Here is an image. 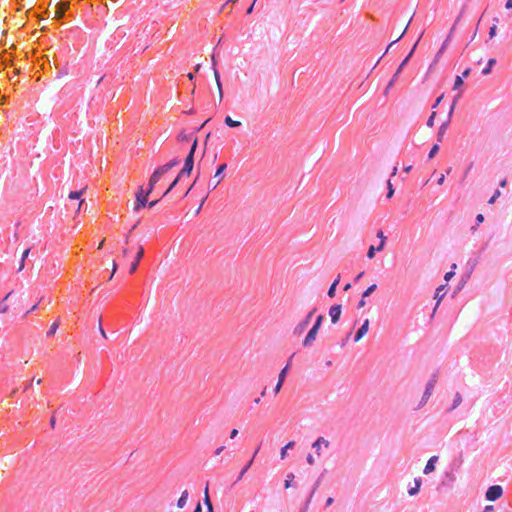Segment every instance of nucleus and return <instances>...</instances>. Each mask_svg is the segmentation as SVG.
Wrapping results in <instances>:
<instances>
[{"instance_id": "39448f33", "label": "nucleus", "mask_w": 512, "mask_h": 512, "mask_svg": "<svg viewBox=\"0 0 512 512\" xmlns=\"http://www.w3.org/2000/svg\"><path fill=\"white\" fill-rule=\"evenodd\" d=\"M503 494V489L500 485H493L486 491V499L488 501H495L499 499Z\"/></svg>"}, {"instance_id": "9d476101", "label": "nucleus", "mask_w": 512, "mask_h": 512, "mask_svg": "<svg viewBox=\"0 0 512 512\" xmlns=\"http://www.w3.org/2000/svg\"><path fill=\"white\" fill-rule=\"evenodd\" d=\"M288 367H289V364H287L282 370L281 372L279 373V376H278V382L274 388V393L275 394H278L279 391L281 390L282 388V385H283V382L285 380V377H286V374H287V371H288Z\"/></svg>"}, {"instance_id": "f03ea898", "label": "nucleus", "mask_w": 512, "mask_h": 512, "mask_svg": "<svg viewBox=\"0 0 512 512\" xmlns=\"http://www.w3.org/2000/svg\"><path fill=\"white\" fill-rule=\"evenodd\" d=\"M197 138L194 139L188 155L186 156L184 167L179 172L180 175H190L194 167V155L197 148Z\"/></svg>"}, {"instance_id": "69168bd1", "label": "nucleus", "mask_w": 512, "mask_h": 512, "mask_svg": "<svg viewBox=\"0 0 512 512\" xmlns=\"http://www.w3.org/2000/svg\"><path fill=\"white\" fill-rule=\"evenodd\" d=\"M201 510H202L201 504L198 503L194 512H201Z\"/></svg>"}, {"instance_id": "ddd939ff", "label": "nucleus", "mask_w": 512, "mask_h": 512, "mask_svg": "<svg viewBox=\"0 0 512 512\" xmlns=\"http://www.w3.org/2000/svg\"><path fill=\"white\" fill-rule=\"evenodd\" d=\"M437 460H438L437 456H432L427 461V464H426V466L424 468V473L425 474H430V473H432L435 470V463L437 462Z\"/></svg>"}, {"instance_id": "13d9d810", "label": "nucleus", "mask_w": 512, "mask_h": 512, "mask_svg": "<svg viewBox=\"0 0 512 512\" xmlns=\"http://www.w3.org/2000/svg\"><path fill=\"white\" fill-rule=\"evenodd\" d=\"M365 304H366V302H365L364 298L362 297V299H361V300L359 301V303H358V307H359V308H362V307H364V306H365Z\"/></svg>"}, {"instance_id": "49530a36", "label": "nucleus", "mask_w": 512, "mask_h": 512, "mask_svg": "<svg viewBox=\"0 0 512 512\" xmlns=\"http://www.w3.org/2000/svg\"><path fill=\"white\" fill-rule=\"evenodd\" d=\"M453 276H454V272H453V271H450V272H447V273L445 274V277H444V278H445V280H446V281H449Z\"/></svg>"}, {"instance_id": "c9c22d12", "label": "nucleus", "mask_w": 512, "mask_h": 512, "mask_svg": "<svg viewBox=\"0 0 512 512\" xmlns=\"http://www.w3.org/2000/svg\"><path fill=\"white\" fill-rule=\"evenodd\" d=\"M387 187H388L387 198L390 199L394 195V188H393L390 180H388V182H387Z\"/></svg>"}, {"instance_id": "774afa93", "label": "nucleus", "mask_w": 512, "mask_h": 512, "mask_svg": "<svg viewBox=\"0 0 512 512\" xmlns=\"http://www.w3.org/2000/svg\"><path fill=\"white\" fill-rule=\"evenodd\" d=\"M506 184H507V180H506V179H504V180H502V181L500 182V186H501V187H505V186H506Z\"/></svg>"}, {"instance_id": "8fccbe9b", "label": "nucleus", "mask_w": 512, "mask_h": 512, "mask_svg": "<svg viewBox=\"0 0 512 512\" xmlns=\"http://www.w3.org/2000/svg\"><path fill=\"white\" fill-rule=\"evenodd\" d=\"M237 435H238V430H237V429H233V430L230 432V438H231V439H234Z\"/></svg>"}, {"instance_id": "603ef678", "label": "nucleus", "mask_w": 512, "mask_h": 512, "mask_svg": "<svg viewBox=\"0 0 512 512\" xmlns=\"http://www.w3.org/2000/svg\"><path fill=\"white\" fill-rule=\"evenodd\" d=\"M444 180H445V175H444V174H442V175L439 177L438 181H437L438 185H442V184L444 183Z\"/></svg>"}, {"instance_id": "cd10ccee", "label": "nucleus", "mask_w": 512, "mask_h": 512, "mask_svg": "<svg viewBox=\"0 0 512 512\" xmlns=\"http://www.w3.org/2000/svg\"><path fill=\"white\" fill-rule=\"evenodd\" d=\"M59 321L56 320L52 325L50 326L49 331L47 332V336H52L56 333L57 329L59 328Z\"/></svg>"}, {"instance_id": "052dcab7", "label": "nucleus", "mask_w": 512, "mask_h": 512, "mask_svg": "<svg viewBox=\"0 0 512 512\" xmlns=\"http://www.w3.org/2000/svg\"><path fill=\"white\" fill-rule=\"evenodd\" d=\"M99 331H100V334H101L104 338H106V337H107V336H106V333H105V331H104V329H103V328H102V326H101V324L99 325Z\"/></svg>"}, {"instance_id": "c756f323", "label": "nucleus", "mask_w": 512, "mask_h": 512, "mask_svg": "<svg viewBox=\"0 0 512 512\" xmlns=\"http://www.w3.org/2000/svg\"><path fill=\"white\" fill-rule=\"evenodd\" d=\"M495 63H496V60H495V59H493V58H491V59L488 61V65H487V67L483 69L482 73H483L484 75L489 74V73L491 72V68H492V66H493Z\"/></svg>"}, {"instance_id": "1a4fd4ad", "label": "nucleus", "mask_w": 512, "mask_h": 512, "mask_svg": "<svg viewBox=\"0 0 512 512\" xmlns=\"http://www.w3.org/2000/svg\"><path fill=\"white\" fill-rule=\"evenodd\" d=\"M69 7V2H60L55 6L54 18L60 19Z\"/></svg>"}, {"instance_id": "aec40b11", "label": "nucleus", "mask_w": 512, "mask_h": 512, "mask_svg": "<svg viewBox=\"0 0 512 512\" xmlns=\"http://www.w3.org/2000/svg\"><path fill=\"white\" fill-rule=\"evenodd\" d=\"M377 237L380 238V244L377 246V251L380 252L384 249L386 243V237L384 236L383 231H378Z\"/></svg>"}, {"instance_id": "58836bf2", "label": "nucleus", "mask_w": 512, "mask_h": 512, "mask_svg": "<svg viewBox=\"0 0 512 512\" xmlns=\"http://www.w3.org/2000/svg\"><path fill=\"white\" fill-rule=\"evenodd\" d=\"M81 195H82V191H72L69 193L68 197L70 199L74 200V199H79L81 197Z\"/></svg>"}, {"instance_id": "a19ab883", "label": "nucleus", "mask_w": 512, "mask_h": 512, "mask_svg": "<svg viewBox=\"0 0 512 512\" xmlns=\"http://www.w3.org/2000/svg\"><path fill=\"white\" fill-rule=\"evenodd\" d=\"M435 116H436V112H432L431 116L429 117V119L427 121L428 127H430V128L433 127Z\"/></svg>"}, {"instance_id": "e2e57ef3", "label": "nucleus", "mask_w": 512, "mask_h": 512, "mask_svg": "<svg viewBox=\"0 0 512 512\" xmlns=\"http://www.w3.org/2000/svg\"><path fill=\"white\" fill-rule=\"evenodd\" d=\"M469 73H470V69H469V68H467V69L463 72V74H462V76H461V77H467V76L469 75Z\"/></svg>"}, {"instance_id": "4be33fe9", "label": "nucleus", "mask_w": 512, "mask_h": 512, "mask_svg": "<svg viewBox=\"0 0 512 512\" xmlns=\"http://www.w3.org/2000/svg\"><path fill=\"white\" fill-rule=\"evenodd\" d=\"M224 123L229 127H239L241 125L240 121H235L230 116L224 119Z\"/></svg>"}, {"instance_id": "393cba45", "label": "nucleus", "mask_w": 512, "mask_h": 512, "mask_svg": "<svg viewBox=\"0 0 512 512\" xmlns=\"http://www.w3.org/2000/svg\"><path fill=\"white\" fill-rule=\"evenodd\" d=\"M443 289H444V285H441L440 287H438L436 289L434 298L437 300V305L439 304V302L444 297V293H442Z\"/></svg>"}, {"instance_id": "a211bd4d", "label": "nucleus", "mask_w": 512, "mask_h": 512, "mask_svg": "<svg viewBox=\"0 0 512 512\" xmlns=\"http://www.w3.org/2000/svg\"><path fill=\"white\" fill-rule=\"evenodd\" d=\"M204 503L207 507L206 512H213V506H212V503L210 501V497L208 494V485L205 487V491H204Z\"/></svg>"}, {"instance_id": "5701e85b", "label": "nucleus", "mask_w": 512, "mask_h": 512, "mask_svg": "<svg viewBox=\"0 0 512 512\" xmlns=\"http://www.w3.org/2000/svg\"><path fill=\"white\" fill-rule=\"evenodd\" d=\"M12 294V292H9L4 300L0 303V314H4L8 311L9 309V306L7 304H5V301L9 298V296Z\"/></svg>"}, {"instance_id": "dca6fc26", "label": "nucleus", "mask_w": 512, "mask_h": 512, "mask_svg": "<svg viewBox=\"0 0 512 512\" xmlns=\"http://www.w3.org/2000/svg\"><path fill=\"white\" fill-rule=\"evenodd\" d=\"M188 491L187 490H184L180 496V498L178 499V502H177V507L179 509H182L186 503H187V500H188Z\"/></svg>"}, {"instance_id": "b1692460", "label": "nucleus", "mask_w": 512, "mask_h": 512, "mask_svg": "<svg viewBox=\"0 0 512 512\" xmlns=\"http://www.w3.org/2000/svg\"><path fill=\"white\" fill-rule=\"evenodd\" d=\"M315 310L316 309H313L311 312H309L305 320L299 325L300 331H302L308 325Z\"/></svg>"}, {"instance_id": "bb28decb", "label": "nucleus", "mask_w": 512, "mask_h": 512, "mask_svg": "<svg viewBox=\"0 0 512 512\" xmlns=\"http://www.w3.org/2000/svg\"><path fill=\"white\" fill-rule=\"evenodd\" d=\"M182 176L183 175H180V173L178 174V176L174 179V181L171 183L168 189L163 193V196L167 195L178 184Z\"/></svg>"}, {"instance_id": "338daca9", "label": "nucleus", "mask_w": 512, "mask_h": 512, "mask_svg": "<svg viewBox=\"0 0 512 512\" xmlns=\"http://www.w3.org/2000/svg\"><path fill=\"white\" fill-rule=\"evenodd\" d=\"M157 202H158V200L151 201V202L148 204V206H149V207H153V206H155V205L157 204Z\"/></svg>"}, {"instance_id": "c85d7f7f", "label": "nucleus", "mask_w": 512, "mask_h": 512, "mask_svg": "<svg viewBox=\"0 0 512 512\" xmlns=\"http://www.w3.org/2000/svg\"><path fill=\"white\" fill-rule=\"evenodd\" d=\"M411 20H412V19H410V20L408 21V23L406 24V26H405V28H404L403 32L400 34V36H399V37H397L393 42H391V43L389 44V46H388V48H387V49H389V48H390L394 43L398 42V41H399V40H400V39L405 35V33H406V31H407V29H408V27H409L410 23H411ZM387 51H388V50H386V52H387Z\"/></svg>"}, {"instance_id": "2f4dec72", "label": "nucleus", "mask_w": 512, "mask_h": 512, "mask_svg": "<svg viewBox=\"0 0 512 512\" xmlns=\"http://www.w3.org/2000/svg\"><path fill=\"white\" fill-rule=\"evenodd\" d=\"M293 480H294V474L293 473H289L286 476V480H285V483H284L285 489H288V488L291 487V483L293 482Z\"/></svg>"}, {"instance_id": "0eeeda50", "label": "nucleus", "mask_w": 512, "mask_h": 512, "mask_svg": "<svg viewBox=\"0 0 512 512\" xmlns=\"http://www.w3.org/2000/svg\"><path fill=\"white\" fill-rule=\"evenodd\" d=\"M143 255H144V248L142 245H139L137 248V252H136L134 261L132 262V264L130 266V271H129L130 274H133L137 270L139 262L142 259Z\"/></svg>"}, {"instance_id": "f257e3e1", "label": "nucleus", "mask_w": 512, "mask_h": 512, "mask_svg": "<svg viewBox=\"0 0 512 512\" xmlns=\"http://www.w3.org/2000/svg\"><path fill=\"white\" fill-rule=\"evenodd\" d=\"M180 163V161L175 158L171 161H169L168 163L162 165V166H159L151 175L150 179H149V186H151V188H154L156 183L160 180V178L166 174L170 169H172L173 167L177 166L178 164Z\"/></svg>"}, {"instance_id": "0e129e2a", "label": "nucleus", "mask_w": 512, "mask_h": 512, "mask_svg": "<svg viewBox=\"0 0 512 512\" xmlns=\"http://www.w3.org/2000/svg\"><path fill=\"white\" fill-rule=\"evenodd\" d=\"M442 98H443V96H440V97L437 98V100H436V102H435V104L433 106L434 108L441 102Z\"/></svg>"}, {"instance_id": "72a5a7b5", "label": "nucleus", "mask_w": 512, "mask_h": 512, "mask_svg": "<svg viewBox=\"0 0 512 512\" xmlns=\"http://www.w3.org/2000/svg\"><path fill=\"white\" fill-rule=\"evenodd\" d=\"M415 483H416V488H411L408 491L410 495H415L416 493H418L420 486H421V479H415Z\"/></svg>"}, {"instance_id": "79ce46f5", "label": "nucleus", "mask_w": 512, "mask_h": 512, "mask_svg": "<svg viewBox=\"0 0 512 512\" xmlns=\"http://www.w3.org/2000/svg\"><path fill=\"white\" fill-rule=\"evenodd\" d=\"M463 84V80L461 76H457L454 82V89L459 88Z\"/></svg>"}, {"instance_id": "6e6552de", "label": "nucleus", "mask_w": 512, "mask_h": 512, "mask_svg": "<svg viewBox=\"0 0 512 512\" xmlns=\"http://www.w3.org/2000/svg\"><path fill=\"white\" fill-rule=\"evenodd\" d=\"M342 313V307L339 304L333 305L329 309V316L333 324L337 323Z\"/></svg>"}, {"instance_id": "9b49d317", "label": "nucleus", "mask_w": 512, "mask_h": 512, "mask_svg": "<svg viewBox=\"0 0 512 512\" xmlns=\"http://www.w3.org/2000/svg\"><path fill=\"white\" fill-rule=\"evenodd\" d=\"M368 329H369V320L366 319L364 321V323L362 324V326L357 331V333L355 335V338H354V341L355 342L360 341L364 337V335L367 333Z\"/></svg>"}, {"instance_id": "a18cd8bd", "label": "nucleus", "mask_w": 512, "mask_h": 512, "mask_svg": "<svg viewBox=\"0 0 512 512\" xmlns=\"http://www.w3.org/2000/svg\"><path fill=\"white\" fill-rule=\"evenodd\" d=\"M496 30H497V26H496V25H493V26L490 28V31H489V36H490V38H493V37L496 35Z\"/></svg>"}, {"instance_id": "f3484780", "label": "nucleus", "mask_w": 512, "mask_h": 512, "mask_svg": "<svg viewBox=\"0 0 512 512\" xmlns=\"http://www.w3.org/2000/svg\"><path fill=\"white\" fill-rule=\"evenodd\" d=\"M416 45H417V44H415V45H414V47L412 48L411 52L408 54V56H407V57L402 61V63L400 64V66L398 67V69H397L396 73L394 74V78H396V77L399 75V73L401 72V70L403 69V67L408 63V61H409L410 57L412 56V54H413V52H414V50H415V48H416Z\"/></svg>"}, {"instance_id": "423d86ee", "label": "nucleus", "mask_w": 512, "mask_h": 512, "mask_svg": "<svg viewBox=\"0 0 512 512\" xmlns=\"http://www.w3.org/2000/svg\"><path fill=\"white\" fill-rule=\"evenodd\" d=\"M436 382H437L436 376H433V378L427 383L424 395L422 397L421 405H424L427 402V400L429 399V397L431 396L432 391L436 385Z\"/></svg>"}, {"instance_id": "37998d69", "label": "nucleus", "mask_w": 512, "mask_h": 512, "mask_svg": "<svg viewBox=\"0 0 512 512\" xmlns=\"http://www.w3.org/2000/svg\"><path fill=\"white\" fill-rule=\"evenodd\" d=\"M501 195V192L499 190H496L494 195L490 198L488 201L489 204H493L495 200Z\"/></svg>"}, {"instance_id": "3c124183", "label": "nucleus", "mask_w": 512, "mask_h": 512, "mask_svg": "<svg viewBox=\"0 0 512 512\" xmlns=\"http://www.w3.org/2000/svg\"><path fill=\"white\" fill-rule=\"evenodd\" d=\"M307 462L310 464V465H313L314 464V458L311 454L308 455L307 457Z\"/></svg>"}, {"instance_id": "6ab92c4d", "label": "nucleus", "mask_w": 512, "mask_h": 512, "mask_svg": "<svg viewBox=\"0 0 512 512\" xmlns=\"http://www.w3.org/2000/svg\"><path fill=\"white\" fill-rule=\"evenodd\" d=\"M339 282H340V275L337 276V278L334 280V282L330 286V288L328 290L329 297L333 298L335 296L336 287L339 284Z\"/></svg>"}, {"instance_id": "864d4df0", "label": "nucleus", "mask_w": 512, "mask_h": 512, "mask_svg": "<svg viewBox=\"0 0 512 512\" xmlns=\"http://www.w3.org/2000/svg\"><path fill=\"white\" fill-rule=\"evenodd\" d=\"M178 139L179 140H187V135L184 132H182L178 135Z\"/></svg>"}, {"instance_id": "4468645a", "label": "nucleus", "mask_w": 512, "mask_h": 512, "mask_svg": "<svg viewBox=\"0 0 512 512\" xmlns=\"http://www.w3.org/2000/svg\"><path fill=\"white\" fill-rule=\"evenodd\" d=\"M322 444L325 445L326 447L329 446V441L325 440L323 437H319L314 443H313V448L316 450V452L318 453V455L320 454V448L322 447Z\"/></svg>"}, {"instance_id": "473e14b6", "label": "nucleus", "mask_w": 512, "mask_h": 512, "mask_svg": "<svg viewBox=\"0 0 512 512\" xmlns=\"http://www.w3.org/2000/svg\"><path fill=\"white\" fill-rule=\"evenodd\" d=\"M461 402L462 396L460 395V393H456L451 410L457 408L461 404Z\"/></svg>"}, {"instance_id": "c03bdc74", "label": "nucleus", "mask_w": 512, "mask_h": 512, "mask_svg": "<svg viewBox=\"0 0 512 512\" xmlns=\"http://www.w3.org/2000/svg\"><path fill=\"white\" fill-rule=\"evenodd\" d=\"M117 269H118V266H117L116 262L113 261L112 262V273H111V275L109 277V280H111L113 278V276L116 273Z\"/></svg>"}, {"instance_id": "f8f14e48", "label": "nucleus", "mask_w": 512, "mask_h": 512, "mask_svg": "<svg viewBox=\"0 0 512 512\" xmlns=\"http://www.w3.org/2000/svg\"><path fill=\"white\" fill-rule=\"evenodd\" d=\"M317 333H318V330H316V327H312L309 330L308 334L306 335V337L303 341V345L309 346L310 344H312L316 339Z\"/></svg>"}, {"instance_id": "09e8293b", "label": "nucleus", "mask_w": 512, "mask_h": 512, "mask_svg": "<svg viewBox=\"0 0 512 512\" xmlns=\"http://www.w3.org/2000/svg\"><path fill=\"white\" fill-rule=\"evenodd\" d=\"M476 221L478 224L482 223L484 221V216L482 214H478L476 217Z\"/></svg>"}, {"instance_id": "7c9ffc66", "label": "nucleus", "mask_w": 512, "mask_h": 512, "mask_svg": "<svg viewBox=\"0 0 512 512\" xmlns=\"http://www.w3.org/2000/svg\"><path fill=\"white\" fill-rule=\"evenodd\" d=\"M377 288V285L376 284H372L371 286H369L364 292H363V295L362 297L363 298H366L368 297L370 294H372Z\"/></svg>"}, {"instance_id": "a878e982", "label": "nucleus", "mask_w": 512, "mask_h": 512, "mask_svg": "<svg viewBox=\"0 0 512 512\" xmlns=\"http://www.w3.org/2000/svg\"><path fill=\"white\" fill-rule=\"evenodd\" d=\"M252 464H253V458L243 467V469L239 473L237 481H239L243 478V476L245 475V473L248 471V469L251 467Z\"/></svg>"}, {"instance_id": "7ed1b4c3", "label": "nucleus", "mask_w": 512, "mask_h": 512, "mask_svg": "<svg viewBox=\"0 0 512 512\" xmlns=\"http://www.w3.org/2000/svg\"><path fill=\"white\" fill-rule=\"evenodd\" d=\"M154 188H151V186L148 185V189L145 191L143 186H140L138 188V191L136 193V202L134 205V211L138 212L140 209L145 207L147 203V199L149 194L153 191Z\"/></svg>"}, {"instance_id": "20e7f679", "label": "nucleus", "mask_w": 512, "mask_h": 512, "mask_svg": "<svg viewBox=\"0 0 512 512\" xmlns=\"http://www.w3.org/2000/svg\"><path fill=\"white\" fill-rule=\"evenodd\" d=\"M227 168V165L224 163V164H221L215 174H214V177L212 180H210L208 182V189L211 191V190H214L220 183L221 181L223 180V172L225 171V169Z\"/></svg>"}, {"instance_id": "4d7b16f0", "label": "nucleus", "mask_w": 512, "mask_h": 512, "mask_svg": "<svg viewBox=\"0 0 512 512\" xmlns=\"http://www.w3.org/2000/svg\"><path fill=\"white\" fill-rule=\"evenodd\" d=\"M24 267H25V261H23V260L21 259V262L19 263L18 271H22V270L24 269Z\"/></svg>"}, {"instance_id": "e433bc0d", "label": "nucleus", "mask_w": 512, "mask_h": 512, "mask_svg": "<svg viewBox=\"0 0 512 512\" xmlns=\"http://www.w3.org/2000/svg\"><path fill=\"white\" fill-rule=\"evenodd\" d=\"M376 251H377V247H375V246L371 245V246L369 247V249H368L367 257H368L369 259L374 258V256H375V252H376Z\"/></svg>"}, {"instance_id": "4c0bfd02", "label": "nucleus", "mask_w": 512, "mask_h": 512, "mask_svg": "<svg viewBox=\"0 0 512 512\" xmlns=\"http://www.w3.org/2000/svg\"><path fill=\"white\" fill-rule=\"evenodd\" d=\"M438 150H439V145H438V144L433 145V147L431 148V150H430V152H429L428 157H429L430 159H432V158L436 155V153L438 152Z\"/></svg>"}, {"instance_id": "6e6d98bb", "label": "nucleus", "mask_w": 512, "mask_h": 512, "mask_svg": "<svg viewBox=\"0 0 512 512\" xmlns=\"http://www.w3.org/2000/svg\"><path fill=\"white\" fill-rule=\"evenodd\" d=\"M224 448H225L224 446H221V447L217 448V449L215 450V454H216V455H220V454L222 453V451L224 450Z\"/></svg>"}, {"instance_id": "de8ad7c7", "label": "nucleus", "mask_w": 512, "mask_h": 512, "mask_svg": "<svg viewBox=\"0 0 512 512\" xmlns=\"http://www.w3.org/2000/svg\"><path fill=\"white\" fill-rule=\"evenodd\" d=\"M29 253H30V248L26 249V250L22 253V257H21V259H22L23 261H25V259H26V258L28 257V255H29Z\"/></svg>"}, {"instance_id": "f704fd0d", "label": "nucleus", "mask_w": 512, "mask_h": 512, "mask_svg": "<svg viewBox=\"0 0 512 512\" xmlns=\"http://www.w3.org/2000/svg\"><path fill=\"white\" fill-rule=\"evenodd\" d=\"M447 126H448L447 123H444L440 126L439 131H438V140L439 141H441L442 136L445 134V132L447 130Z\"/></svg>"}, {"instance_id": "680f3d73", "label": "nucleus", "mask_w": 512, "mask_h": 512, "mask_svg": "<svg viewBox=\"0 0 512 512\" xmlns=\"http://www.w3.org/2000/svg\"><path fill=\"white\" fill-rule=\"evenodd\" d=\"M334 499L332 497H329L327 500H326V506H330L332 505Z\"/></svg>"}, {"instance_id": "412c9836", "label": "nucleus", "mask_w": 512, "mask_h": 512, "mask_svg": "<svg viewBox=\"0 0 512 512\" xmlns=\"http://www.w3.org/2000/svg\"><path fill=\"white\" fill-rule=\"evenodd\" d=\"M294 445H295V442L290 441L281 449V452H280L281 459H285L288 449L293 448Z\"/></svg>"}, {"instance_id": "ea45409f", "label": "nucleus", "mask_w": 512, "mask_h": 512, "mask_svg": "<svg viewBox=\"0 0 512 512\" xmlns=\"http://www.w3.org/2000/svg\"><path fill=\"white\" fill-rule=\"evenodd\" d=\"M324 319V316L323 315H319L316 319V322L315 324L313 325V327H316V330L319 331L320 327H321V324H322V321Z\"/></svg>"}, {"instance_id": "5fc2aeb1", "label": "nucleus", "mask_w": 512, "mask_h": 512, "mask_svg": "<svg viewBox=\"0 0 512 512\" xmlns=\"http://www.w3.org/2000/svg\"><path fill=\"white\" fill-rule=\"evenodd\" d=\"M255 2H256V0H254L252 5L247 9V11H246L247 14H251L252 13Z\"/></svg>"}, {"instance_id": "2eb2a0df", "label": "nucleus", "mask_w": 512, "mask_h": 512, "mask_svg": "<svg viewBox=\"0 0 512 512\" xmlns=\"http://www.w3.org/2000/svg\"><path fill=\"white\" fill-rule=\"evenodd\" d=\"M214 78H215L217 89H218L219 101H221L222 98H223L222 85H221V82H220L219 73H218L217 69H215V68H214Z\"/></svg>"}, {"instance_id": "bf43d9fd", "label": "nucleus", "mask_w": 512, "mask_h": 512, "mask_svg": "<svg viewBox=\"0 0 512 512\" xmlns=\"http://www.w3.org/2000/svg\"><path fill=\"white\" fill-rule=\"evenodd\" d=\"M505 7L507 9H512V0H507L506 4H505Z\"/></svg>"}]
</instances>
